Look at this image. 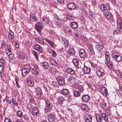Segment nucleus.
Instances as JSON below:
<instances>
[{
	"mask_svg": "<svg viewBox=\"0 0 122 122\" xmlns=\"http://www.w3.org/2000/svg\"><path fill=\"white\" fill-rule=\"evenodd\" d=\"M118 28L116 29L114 31L113 33L114 34H121L122 33V22L121 19H120L117 20Z\"/></svg>",
	"mask_w": 122,
	"mask_h": 122,
	"instance_id": "f257e3e1",
	"label": "nucleus"
},
{
	"mask_svg": "<svg viewBox=\"0 0 122 122\" xmlns=\"http://www.w3.org/2000/svg\"><path fill=\"white\" fill-rule=\"evenodd\" d=\"M13 32L11 30H10L8 33V38L10 42L13 43L14 41V37Z\"/></svg>",
	"mask_w": 122,
	"mask_h": 122,
	"instance_id": "f03ea898",
	"label": "nucleus"
},
{
	"mask_svg": "<svg viewBox=\"0 0 122 122\" xmlns=\"http://www.w3.org/2000/svg\"><path fill=\"white\" fill-rule=\"evenodd\" d=\"M96 73L97 76L99 77H101L104 76L105 74L104 71L102 68H100L99 69L97 70V71Z\"/></svg>",
	"mask_w": 122,
	"mask_h": 122,
	"instance_id": "7ed1b4c3",
	"label": "nucleus"
},
{
	"mask_svg": "<svg viewBox=\"0 0 122 122\" xmlns=\"http://www.w3.org/2000/svg\"><path fill=\"white\" fill-rule=\"evenodd\" d=\"M73 87L74 89L78 90L81 92H82L83 90V86L80 84H74L73 86Z\"/></svg>",
	"mask_w": 122,
	"mask_h": 122,
	"instance_id": "20e7f679",
	"label": "nucleus"
},
{
	"mask_svg": "<svg viewBox=\"0 0 122 122\" xmlns=\"http://www.w3.org/2000/svg\"><path fill=\"white\" fill-rule=\"evenodd\" d=\"M45 101L46 106L45 108V109L48 110L51 107V104L47 98H45Z\"/></svg>",
	"mask_w": 122,
	"mask_h": 122,
	"instance_id": "39448f33",
	"label": "nucleus"
},
{
	"mask_svg": "<svg viewBox=\"0 0 122 122\" xmlns=\"http://www.w3.org/2000/svg\"><path fill=\"white\" fill-rule=\"evenodd\" d=\"M84 119L86 122H91L92 117L89 114H87L85 115Z\"/></svg>",
	"mask_w": 122,
	"mask_h": 122,
	"instance_id": "423d86ee",
	"label": "nucleus"
},
{
	"mask_svg": "<svg viewBox=\"0 0 122 122\" xmlns=\"http://www.w3.org/2000/svg\"><path fill=\"white\" fill-rule=\"evenodd\" d=\"M35 29L39 32H41V30L42 27V25L41 23L38 22L37 24L35 25Z\"/></svg>",
	"mask_w": 122,
	"mask_h": 122,
	"instance_id": "0eeeda50",
	"label": "nucleus"
},
{
	"mask_svg": "<svg viewBox=\"0 0 122 122\" xmlns=\"http://www.w3.org/2000/svg\"><path fill=\"white\" fill-rule=\"evenodd\" d=\"M49 63L51 65L55 67L58 66V63L53 58L51 59L49 61Z\"/></svg>",
	"mask_w": 122,
	"mask_h": 122,
	"instance_id": "6e6552de",
	"label": "nucleus"
},
{
	"mask_svg": "<svg viewBox=\"0 0 122 122\" xmlns=\"http://www.w3.org/2000/svg\"><path fill=\"white\" fill-rule=\"evenodd\" d=\"M75 51L72 46H70L69 51V54L70 55L74 56L75 54Z\"/></svg>",
	"mask_w": 122,
	"mask_h": 122,
	"instance_id": "1a4fd4ad",
	"label": "nucleus"
},
{
	"mask_svg": "<svg viewBox=\"0 0 122 122\" xmlns=\"http://www.w3.org/2000/svg\"><path fill=\"white\" fill-rule=\"evenodd\" d=\"M101 8L102 11L106 10H108L109 9V7L107 5L102 4L101 6Z\"/></svg>",
	"mask_w": 122,
	"mask_h": 122,
	"instance_id": "9d476101",
	"label": "nucleus"
},
{
	"mask_svg": "<svg viewBox=\"0 0 122 122\" xmlns=\"http://www.w3.org/2000/svg\"><path fill=\"white\" fill-rule=\"evenodd\" d=\"M101 92L104 96H106L108 94V91L106 88L104 87L101 88Z\"/></svg>",
	"mask_w": 122,
	"mask_h": 122,
	"instance_id": "9b49d317",
	"label": "nucleus"
},
{
	"mask_svg": "<svg viewBox=\"0 0 122 122\" xmlns=\"http://www.w3.org/2000/svg\"><path fill=\"white\" fill-rule=\"evenodd\" d=\"M111 15V13L110 11H107L104 13V16L108 20L110 19Z\"/></svg>",
	"mask_w": 122,
	"mask_h": 122,
	"instance_id": "f8f14e48",
	"label": "nucleus"
},
{
	"mask_svg": "<svg viewBox=\"0 0 122 122\" xmlns=\"http://www.w3.org/2000/svg\"><path fill=\"white\" fill-rule=\"evenodd\" d=\"M109 52L107 51L105 54V57L106 59V61L105 63L106 64H107L109 62V61L110 60V56L109 55Z\"/></svg>",
	"mask_w": 122,
	"mask_h": 122,
	"instance_id": "ddd939ff",
	"label": "nucleus"
},
{
	"mask_svg": "<svg viewBox=\"0 0 122 122\" xmlns=\"http://www.w3.org/2000/svg\"><path fill=\"white\" fill-rule=\"evenodd\" d=\"M76 5L73 3H69L67 5L68 8L70 10H74L76 7Z\"/></svg>",
	"mask_w": 122,
	"mask_h": 122,
	"instance_id": "4468645a",
	"label": "nucleus"
},
{
	"mask_svg": "<svg viewBox=\"0 0 122 122\" xmlns=\"http://www.w3.org/2000/svg\"><path fill=\"white\" fill-rule=\"evenodd\" d=\"M47 117L48 121L51 122H52L54 121L55 119V117L51 114H49Z\"/></svg>",
	"mask_w": 122,
	"mask_h": 122,
	"instance_id": "2eb2a0df",
	"label": "nucleus"
},
{
	"mask_svg": "<svg viewBox=\"0 0 122 122\" xmlns=\"http://www.w3.org/2000/svg\"><path fill=\"white\" fill-rule=\"evenodd\" d=\"M32 112L34 115H37L39 112V111L37 107H35L33 108Z\"/></svg>",
	"mask_w": 122,
	"mask_h": 122,
	"instance_id": "dca6fc26",
	"label": "nucleus"
},
{
	"mask_svg": "<svg viewBox=\"0 0 122 122\" xmlns=\"http://www.w3.org/2000/svg\"><path fill=\"white\" fill-rule=\"evenodd\" d=\"M86 53L84 50L81 49L79 51V56L81 58H84L86 56Z\"/></svg>",
	"mask_w": 122,
	"mask_h": 122,
	"instance_id": "f3484780",
	"label": "nucleus"
},
{
	"mask_svg": "<svg viewBox=\"0 0 122 122\" xmlns=\"http://www.w3.org/2000/svg\"><path fill=\"white\" fill-rule=\"evenodd\" d=\"M30 20L32 21H35L37 20V18L36 16L34 14H31V13L30 15Z\"/></svg>",
	"mask_w": 122,
	"mask_h": 122,
	"instance_id": "a211bd4d",
	"label": "nucleus"
},
{
	"mask_svg": "<svg viewBox=\"0 0 122 122\" xmlns=\"http://www.w3.org/2000/svg\"><path fill=\"white\" fill-rule=\"evenodd\" d=\"M82 100L85 102H87L90 99V97L87 95H83L82 98Z\"/></svg>",
	"mask_w": 122,
	"mask_h": 122,
	"instance_id": "6ab92c4d",
	"label": "nucleus"
},
{
	"mask_svg": "<svg viewBox=\"0 0 122 122\" xmlns=\"http://www.w3.org/2000/svg\"><path fill=\"white\" fill-rule=\"evenodd\" d=\"M96 46L97 49L98 51L101 50L104 47L103 44L102 42H100L99 43H98V45Z\"/></svg>",
	"mask_w": 122,
	"mask_h": 122,
	"instance_id": "aec40b11",
	"label": "nucleus"
},
{
	"mask_svg": "<svg viewBox=\"0 0 122 122\" xmlns=\"http://www.w3.org/2000/svg\"><path fill=\"white\" fill-rule=\"evenodd\" d=\"M83 70L84 72L86 74L89 73L91 71L90 68L86 66H84Z\"/></svg>",
	"mask_w": 122,
	"mask_h": 122,
	"instance_id": "412c9836",
	"label": "nucleus"
},
{
	"mask_svg": "<svg viewBox=\"0 0 122 122\" xmlns=\"http://www.w3.org/2000/svg\"><path fill=\"white\" fill-rule=\"evenodd\" d=\"M81 109L82 110L85 112H87L89 111L88 107L86 104H82L81 106Z\"/></svg>",
	"mask_w": 122,
	"mask_h": 122,
	"instance_id": "4be33fe9",
	"label": "nucleus"
},
{
	"mask_svg": "<svg viewBox=\"0 0 122 122\" xmlns=\"http://www.w3.org/2000/svg\"><path fill=\"white\" fill-rule=\"evenodd\" d=\"M58 84H65V81L64 79L62 77H59L56 78Z\"/></svg>",
	"mask_w": 122,
	"mask_h": 122,
	"instance_id": "5701e85b",
	"label": "nucleus"
},
{
	"mask_svg": "<svg viewBox=\"0 0 122 122\" xmlns=\"http://www.w3.org/2000/svg\"><path fill=\"white\" fill-rule=\"evenodd\" d=\"M34 49L40 51L41 52H42L43 50L42 48L38 45L37 44L34 46Z\"/></svg>",
	"mask_w": 122,
	"mask_h": 122,
	"instance_id": "b1692460",
	"label": "nucleus"
},
{
	"mask_svg": "<svg viewBox=\"0 0 122 122\" xmlns=\"http://www.w3.org/2000/svg\"><path fill=\"white\" fill-rule=\"evenodd\" d=\"M30 71L28 70H27L24 68H23L21 71V73L23 76H25L27 74H28L29 72Z\"/></svg>",
	"mask_w": 122,
	"mask_h": 122,
	"instance_id": "393cba45",
	"label": "nucleus"
},
{
	"mask_svg": "<svg viewBox=\"0 0 122 122\" xmlns=\"http://www.w3.org/2000/svg\"><path fill=\"white\" fill-rule=\"evenodd\" d=\"M45 40L49 44L51 47H53L54 46H55V44L52 41L48 39L47 38L45 39Z\"/></svg>",
	"mask_w": 122,
	"mask_h": 122,
	"instance_id": "a878e982",
	"label": "nucleus"
},
{
	"mask_svg": "<svg viewBox=\"0 0 122 122\" xmlns=\"http://www.w3.org/2000/svg\"><path fill=\"white\" fill-rule=\"evenodd\" d=\"M37 41L40 44L43 45H44L45 44L43 38L42 37L39 38L38 39H37Z\"/></svg>",
	"mask_w": 122,
	"mask_h": 122,
	"instance_id": "bb28decb",
	"label": "nucleus"
},
{
	"mask_svg": "<svg viewBox=\"0 0 122 122\" xmlns=\"http://www.w3.org/2000/svg\"><path fill=\"white\" fill-rule=\"evenodd\" d=\"M49 20L47 17L46 16L43 18L42 22L44 24H47L49 22Z\"/></svg>",
	"mask_w": 122,
	"mask_h": 122,
	"instance_id": "cd10ccee",
	"label": "nucleus"
},
{
	"mask_svg": "<svg viewBox=\"0 0 122 122\" xmlns=\"http://www.w3.org/2000/svg\"><path fill=\"white\" fill-rule=\"evenodd\" d=\"M42 66L46 69H47L49 67L48 63L46 61L43 62L42 64Z\"/></svg>",
	"mask_w": 122,
	"mask_h": 122,
	"instance_id": "c85d7f7f",
	"label": "nucleus"
},
{
	"mask_svg": "<svg viewBox=\"0 0 122 122\" xmlns=\"http://www.w3.org/2000/svg\"><path fill=\"white\" fill-rule=\"evenodd\" d=\"M77 23L75 22H71L70 24V26L72 28H76L77 26Z\"/></svg>",
	"mask_w": 122,
	"mask_h": 122,
	"instance_id": "c756f323",
	"label": "nucleus"
},
{
	"mask_svg": "<svg viewBox=\"0 0 122 122\" xmlns=\"http://www.w3.org/2000/svg\"><path fill=\"white\" fill-rule=\"evenodd\" d=\"M102 118H103L104 120L106 122H107L108 121V117L106 116V114L103 113L101 114Z\"/></svg>",
	"mask_w": 122,
	"mask_h": 122,
	"instance_id": "7c9ffc66",
	"label": "nucleus"
},
{
	"mask_svg": "<svg viewBox=\"0 0 122 122\" xmlns=\"http://www.w3.org/2000/svg\"><path fill=\"white\" fill-rule=\"evenodd\" d=\"M96 121L98 122H101L102 119L101 116L98 114H97L96 116Z\"/></svg>",
	"mask_w": 122,
	"mask_h": 122,
	"instance_id": "2f4dec72",
	"label": "nucleus"
},
{
	"mask_svg": "<svg viewBox=\"0 0 122 122\" xmlns=\"http://www.w3.org/2000/svg\"><path fill=\"white\" fill-rule=\"evenodd\" d=\"M72 62L75 66L76 67H79L78 66L79 60L76 59H73Z\"/></svg>",
	"mask_w": 122,
	"mask_h": 122,
	"instance_id": "473e14b6",
	"label": "nucleus"
},
{
	"mask_svg": "<svg viewBox=\"0 0 122 122\" xmlns=\"http://www.w3.org/2000/svg\"><path fill=\"white\" fill-rule=\"evenodd\" d=\"M64 32L65 33L67 34H70L72 32L71 28L68 27H67L66 28Z\"/></svg>",
	"mask_w": 122,
	"mask_h": 122,
	"instance_id": "72a5a7b5",
	"label": "nucleus"
},
{
	"mask_svg": "<svg viewBox=\"0 0 122 122\" xmlns=\"http://www.w3.org/2000/svg\"><path fill=\"white\" fill-rule=\"evenodd\" d=\"M49 71L51 73L55 74L56 71V69L55 68L51 67H50L49 69Z\"/></svg>",
	"mask_w": 122,
	"mask_h": 122,
	"instance_id": "f704fd0d",
	"label": "nucleus"
},
{
	"mask_svg": "<svg viewBox=\"0 0 122 122\" xmlns=\"http://www.w3.org/2000/svg\"><path fill=\"white\" fill-rule=\"evenodd\" d=\"M73 93L74 96L75 97H78L80 96L81 93L80 92L77 91H74Z\"/></svg>",
	"mask_w": 122,
	"mask_h": 122,
	"instance_id": "c9c22d12",
	"label": "nucleus"
},
{
	"mask_svg": "<svg viewBox=\"0 0 122 122\" xmlns=\"http://www.w3.org/2000/svg\"><path fill=\"white\" fill-rule=\"evenodd\" d=\"M31 70L32 74L35 75L36 74H38L39 73V72L35 69L34 68H31Z\"/></svg>",
	"mask_w": 122,
	"mask_h": 122,
	"instance_id": "e433bc0d",
	"label": "nucleus"
},
{
	"mask_svg": "<svg viewBox=\"0 0 122 122\" xmlns=\"http://www.w3.org/2000/svg\"><path fill=\"white\" fill-rule=\"evenodd\" d=\"M36 92L37 96H40L41 95L42 92L41 89L40 88H37L36 90Z\"/></svg>",
	"mask_w": 122,
	"mask_h": 122,
	"instance_id": "4c0bfd02",
	"label": "nucleus"
},
{
	"mask_svg": "<svg viewBox=\"0 0 122 122\" xmlns=\"http://www.w3.org/2000/svg\"><path fill=\"white\" fill-rule=\"evenodd\" d=\"M67 72L71 74H73L75 73L74 71L71 68H69L66 70Z\"/></svg>",
	"mask_w": 122,
	"mask_h": 122,
	"instance_id": "58836bf2",
	"label": "nucleus"
},
{
	"mask_svg": "<svg viewBox=\"0 0 122 122\" xmlns=\"http://www.w3.org/2000/svg\"><path fill=\"white\" fill-rule=\"evenodd\" d=\"M66 18L69 20H73L75 19V17L70 14H69L67 15Z\"/></svg>",
	"mask_w": 122,
	"mask_h": 122,
	"instance_id": "ea45409f",
	"label": "nucleus"
},
{
	"mask_svg": "<svg viewBox=\"0 0 122 122\" xmlns=\"http://www.w3.org/2000/svg\"><path fill=\"white\" fill-rule=\"evenodd\" d=\"M16 115L17 117L21 118L23 116L22 113L21 111H18L17 112Z\"/></svg>",
	"mask_w": 122,
	"mask_h": 122,
	"instance_id": "a19ab883",
	"label": "nucleus"
},
{
	"mask_svg": "<svg viewBox=\"0 0 122 122\" xmlns=\"http://www.w3.org/2000/svg\"><path fill=\"white\" fill-rule=\"evenodd\" d=\"M120 55L116 53H114L112 55V57L116 61L117 58Z\"/></svg>",
	"mask_w": 122,
	"mask_h": 122,
	"instance_id": "79ce46f5",
	"label": "nucleus"
},
{
	"mask_svg": "<svg viewBox=\"0 0 122 122\" xmlns=\"http://www.w3.org/2000/svg\"><path fill=\"white\" fill-rule=\"evenodd\" d=\"M64 100V98L62 97H59L58 99V101L60 104H62L63 103Z\"/></svg>",
	"mask_w": 122,
	"mask_h": 122,
	"instance_id": "37998d69",
	"label": "nucleus"
},
{
	"mask_svg": "<svg viewBox=\"0 0 122 122\" xmlns=\"http://www.w3.org/2000/svg\"><path fill=\"white\" fill-rule=\"evenodd\" d=\"M115 72L117 76L118 77L121 78V77L122 76V74L119 70H116L115 71Z\"/></svg>",
	"mask_w": 122,
	"mask_h": 122,
	"instance_id": "c03bdc74",
	"label": "nucleus"
},
{
	"mask_svg": "<svg viewBox=\"0 0 122 122\" xmlns=\"http://www.w3.org/2000/svg\"><path fill=\"white\" fill-rule=\"evenodd\" d=\"M61 40L62 43L64 44L65 46L68 45V41L67 40H66L65 38H62Z\"/></svg>",
	"mask_w": 122,
	"mask_h": 122,
	"instance_id": "a18cd8bd",
	"label": "nucleus"
},
{
	"mask_svg": "<svg viewBox=\"0 0 122 122\" xmlns=\"http://www.w3.org/2000/svg\"><path fill=\"white\" fill-rule=\"evenodd\" d=\"M62 94L64 95H66L68 93V91L66 89H63L61 91Z\"/></svg>",
	"mask_w": 122,
	"mask_h": 122,
	"instance_id": "49530a36",
	"label": "nucleus"
},
{
	"mask_svg": "<svg viewBox=\"0 0 122 122\" xmlns=\"http://www.w3.org/2000/svg\"><path fill=\"white\" fill-rule=\"evenodd\" d=\"M32 53L34 55L35 57L36 60H37L38 59V54L37 52L34 50H32Z\"/></svg>",
	"mask_w": 122,
	"mask_h": 122,
	"instance_id": "de8ad7c7",
	"label": "nucleus"
},
{
	"mask_svg": "<svg viewBox=\"0 0 122 122\" xmlns=\"http://www.w3.org/2000/svg\"><path fill=\"white\" fill-rule=\"evenodd\" d=\"M11 50L10 48H8L6 50V52L7 55L9 56L11 54Z\"/></svg>",
	"mask_w": 122,
	"mask_h": 122,
	"instance_id": "09e8293b",
	"label": "nucleus"
},
{
	"mask_svg": "<svg viewBox=\"0 0 122 122\" xmlns=\"http://www.w3.org/2000/svg\"><path fill=\"white\" fill-rule=\"evenodd\" d=\"M58 115L61 118H63L65 116L64 112H61V113H59Z\"/></svg>",
	"mask_w": 122,
	"mask_h": 122,
	"instance_id": "8fccbe9b",
	"label": "nucleus"
},
{
	"mask_svg": "<svg viewBox=\"0 0 122 122\" xmlns=\"http://www.w3.org/2000/svg\"><path fill=\"white\" fill-rule=\"evenodd\" d=\"M93 48L92 44H89L88 46L87 51H90L93 50Z\"/></svg>",
	"mask_w": 122,
	"mask_h": 122,
	"instance_id": "3c124183",
	"label": "nucleus"
},
{
	"mask_svg": "<svg viewBox=\"0 0 122 122\" xmlns=\"http://www.w3.org/2000/svg\"><path fill=\"white\" fill-rule=\"evenodd\" d=\"M23 68L27 70H29V71H30V66L28 64H27L25 65Z\"/></svg>",
	"mask_w": 122,
	"mask_h": 122,
	"instance_id": "603ef678",
	"label": "nucleus"
},
{
	"mask_svg": "<svg viewBox=\"0 0 122 122\" xmlns=\"http://www.w3.org/2000/svg\"><path fill=\"white\" fill-rule=\"evenodd\" d=\"M26 82L27 84H31L32 83L31 80L30 78H27L26 80Z\"/></svg>",
	"mask_w": 122,
	"mask_h": 122,
	"instance_id": "864d4df0",
	"label": "nucleus"
},
{
	"mask_svg": "<svg viewBox=\"0 0 122 122\" xmlns=\"http://www.w3.org/2000/svg\"><path fill=\"white\" fill-rule=\"evenodd\" d=\"M75 78L74 77H71L68 80V81L73 82L75 81Z\"/></svg>",
	"mask_w": 122,
	"mask_h": 122,
	"instance_id": "5fc2aeb1",
	"label": "nucleus"
},
{
	"mask_svg": "<svg viewBox=\"0 0 122 122\" xmlns=\"http://www.w3.org/2000/svg\"><path fill=\"white\" fill-rule=\"evenodd\" d=\"M52 56L53 57H56L57 56L56 54V53L55 51L54 50H52Z\"/></svg>",
	"mask_w": 122,
	"mask_h": 122,
	"instance_id": "6e6d98bb",
	"label": "nucleus"
},
{
	"mask_svg": "<svg viewBox=\"0 0 122 122\" xmlns=\"http://www.w3.org/2000/svg\"><path fill=\"white\" fill-rule=\"evenodd\" d=\"M18 56L20 58L23 57L24 56L22 53L20 52L19 53Z\"/></svg>",
	"mask_w": 122,
	"mask_h": 122,
	"instance_id": "4d7b16f0",
	"label": "nucleus"
},
{
	"mask_svg": "<svg viewBox=\"0 0 122 122\" xmlns=\"http://www.w3.org/2000/svg\"><path fill=\"white\" fill-rule=\"evenodd\" d=\"M107 64V66L109 68H112L113 65L112 63L110 62Z\"/></svg>",
	"mask_w": 122,
	"mask_h": 122,
	"instance_id": "13d9d810",
	"label": "nucleus"
},
{
	"mask_svg": "<svg viewBox=\"0 0 122 122\" xmlns=\"http://www.w3.org/2000/svg\"><path fill=\"white\" fill-rule=\"evenodd\" d=\"M91 55L92 56H94L95 55V53L94 52L93 49L92 50L90 51H88Z\"/></svg>",
	"mask_w": 122,
	"mask_h": 122,
	"instance_id": "bf43d9fd",
	"label": "nucleus"
},
{
	"mask_svg": "<svg viewBox=\"0 0 122 122\" xmlns=\"http://www.w3.org/2000/svg\"><path fill=\"white\" fill-rule=\"evenodd\" d=\"M5 122H12L10 119L8 118H6L4 120Z\"/></svg>",
	"mask_w": 122,
	"mask_h": 122,
	"instance_id": "052dcab7",
	"label": "nucleus"
},
{
	"mask_svg": "<svg viewBox=\"0 0 122 122\" xmlns=\"http://www.w3.org/2000/svg\"><path fill=\"white\" fill-rule=\"evenodd\" d=\"M15 45L16 48H18L19 47L18 42L17 41H15Z\"/></svg>",
	"mask_w": 122,
	"mask_h": 122,
	"instance_id": "680f3d73",
	"label": "nucleus"
},
{
	"mask_svg": "<svg viewBox=\"0 0 122 122\" xmlns=\"http://www.w3.org/2000/svg\"><path fill=\"white\" fill-rule=\"evenodd\" d=\"M4 61L3 60H0V66H3V64L4 63Z\"/></svg>",
	"mask_w": 122,
	"mask_h": 122,
	"instance_id": "e2e57ef3",
	"label": "nucleus"
},
{
	"mask_svg": "<svg viewBox=\"0 0 122 122\" xmlns=\"http://www.w3.org/2000/svg\"><path fill=\"white\" fill-rule=\"evenodd\" d=\"M122 59V57L120 55H119V56L117 58L116 60L117 61H120Z\"/></svg>",
	"mask_w": 122,
	"mask_h": 122,
	"instance_id": "0e129e2a",
	"label": "nucleus"
},
{
	"mask_svg": "<svg viewBox=\"0 0 122 122\" xmlns=\"http://www.w3.org/2000/svg\"><path fill=\"white\" fill-rule=\"evenodd\" d=\"M3 66H0V73H1L3 72Z\"/></svg>",
	"mask_w": 122,
	"mask_h": 122,
	"instance_id": "69168bd1",
	"label": "nucleus"
},
{
	"mask_svg": "<svg viewBox=\"0 0 122 122\" xmlns=\"http://www.w3.org/2000/svg\"><path fill=\"white\" fill-rule=\"evenodd\" d=\"M45 85H44V88L47 91V87H48V88H49V85H48L47 84H45Z\"/></svg>",
	"mask_w": 122,
	"mask_h": 122,
	"instance_id": "338daca9",
	"label": "nucleus"
},
{
	"mask_svg": "<svg viewBox=\"0 0 122 122\" xmlns=\"http://www.w3.org/2000/svg\"><path fill=\"white\" fill-rule=\"evenodd\" d=\"M6 101L7 103L9 104H10L11 103V100H9V99L6 98Z\"/></svg>",
	"mask_w": 122,
	"mask_h": 122,
	"instance_id": "774afa93",
	"label": "nucleus"
}]
</instances>
